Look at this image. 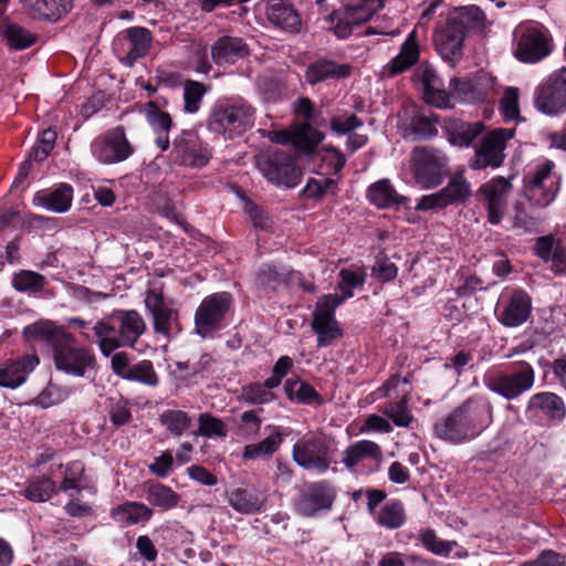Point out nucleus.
<instances>
[{
    "mask_svg": "<svg viewBox=\"0 0 566 566\" xmlns=\"http://www.w3.org/2000/svg\"><path fill=\"white\" fill-rule=\"evenodd\" d=\"M402 396L399 400L385 403L380 411L392 421L397 427L408 428L413 421L412 412L408 406V390L401 391Z\"/></svg>",
    "mask_w": 566,
    "mask_h": 566,
    "instance_id": "ea45409f",
    "label": "nucleus"
},
{
    "mask_svg": "<svg viewBox=\"0 0 566 566\" xmlns=\"http://www.w3.org/2000/svg\"><path fill=\"white\" fill-rule=\"evenodd\" d=\"M531 311L530 295L523 290H512L501 294L495 307V315L503 325L516 327L527 321Z\"/></svg>",
    "mask_w": 566,
    "mask_h": 566,
    "instance_id": "f3484780",
    "label": "nucleus"
},
{
    "mask_svg": "<svg viewBox=\"0 0 566 566\" xmlns=\"http://www.w3.org/2000/svg\"><path fill=\"white\" fill-rule=\"evenodd\" d=\"M323 139L324 135L307 123L298 125L293 130V145L303 153H310Z\"/></svg>",
    "mask_w": 566,
    "mask_h": 566,
    "instance_id": "09e8293b",
    "label": "nucleus"
},
{
    "mask_svg": "<svg viewBox=\"0 0 566 566\" xmlns=\"http://www.w3.org/2000/svg\"><path fill=\"white\" fill-rule=\"evenodd\" d=\"M449 140L457 146L468 147L483 133L484 126L481 122L453 120L448 127Z\"/></svg>",
    "mask_w": 566,
    "mask_h": 566,
    "instance_id": "58836bf2",
    "label": "nucleus"
},
{
    "mask_svg": "<svg viewBox=\"0 0 566 566\" xmlns=\"http://www.w3.org/2000/svg\"><path fill=\"white\" fill-rule=\"evenodd\" d=\"M35 355H24L0 366V387L15 389L25 382L30 373L39 365Z\"/></svg>",
    "mask_w": 566,
    "mask_h": 566,
    "instance_id": "393cba45",
    "label": "nucleus"
},
{
    "mask_svg": "<svg viewBox=\"0 0 566 566\" xmlns=\"http://www.w3.org/2000/svg\"><path fill=\"white\" fill-rule=\"evenodd\" d=\"M381 459L382 450L378 443L359 440L343 451L342 463L353 473L367 474L377 469Z\"/></svg>",
    "mask_w": 566,
    "mask_h": 566,
    "instance_id": "4468645a",
    "label": "nucleus"
},
{
    "mask_svg": "<svg viewBox=\"0 0 566 566\" xmlns=\"http://www.w3.org/2000/svg\"><path fill=\"white\" fill-rule=\"evenodd\" d=\"M146 118L153 132L170 130L172 126L170 115L160 111L154 103L147 105Z\"/></svg>",
    "mask_w": 566,
    "mask_h": 566,
    "instance_id": "338daca9",
    "label": "nucleus"
},
{
    "mask_svg": "<svg viewBox=\"0 0 566 566\" xmlns=\"http://www.w3.org/2000/svg\"><path fill=\"white\" fill-rule=\"evenodd\" d=\"M73 342H65L53 353L56 369L75 377H83L95 361L90 349L72 346Z\"/></svg>",
    "mask_w": 566,
    "mask_h": 566,
    "instance_id": "412c9836",
    "label": "nucleus"
},
{
    "mask_svg": "<svg viewBox=\"0 0 566 566\" xmlns=\"http://www.w3.org/2000/svg\"><path fill=\"white\" fill-rule=\"evenodd\" d=\"M93 329L103 355L109 356L115 349L122 347L118 326L116 327L108 319L97 322Z\"/></svg>",
    "mask_w": 566,
    "mask_h": 566,
    "instance_id": "a19ab883",
    "label": "nucleus"
},
{
    "mask_svg": "<svg viewBox=\"0 0 566 566\" xmlns=\"http://www.w3.org/2000/svg\"><path fill=\"white\" fill-rule=\"evenodd\" d=\"M457 23H460L462 29L474 31H483L486 25V18L483 11L475 6L463 7L451 14Z\"/></svg>",
    "mask_w": 566,
    "mask_h": 566,
    "instance_id": "49530a36",
    "label": "nucleus"
},
{
    "mask_svg": "<svg viewBox=\"0 0 566 566\" xmlns=\"http://www.w3.org/2000/svg\"><path fill=\"white\" fill-rule=\"evenodd\" d=\"M73 189L67 184H60L53 189L38 191L32 202L35 207L43 208L56 213L66 212L72 205Z\"/></svg>",
    "mask_w": 566,
    "mask_h": 566,
    "instance_id": "bb28decb",
    "label": "nucleus"
},
{
    "mask_svg": "<svg viewBox=\"0 0 566 566\" xmlns=\"http://www.w3.org/2000/svg\"><path fill=\"white\" fill-rule=\"evenodd\" d=\"M369 24L364 29L363 32H358L357 34L364 35H388V36H397L400 34L398 28L395 27V17H389L387 14L377 15V12L367 20Z\"/></svg>",
    "mask_w": 566,
    "mask_h": 566,
    "instance_id": "864d4df0",
    "label": "nucleus"
},
{
    "mask_svg": "<svg viewBox=\"0 0 566 566\" xmlns=\"http://www.w3.org/2000/svg\"><path fill=\"white\" fill-rule=\"evenodd\" d=\"M534 104L549 116L566 112V66L553 71L536 86Z\"/></svg>",
    "mask_w": 566,
    "mask_h": 566,
    "instance_id": "423d86ee",
    "label": "nucleus"
},
{
    "mask_svg": "<svg viewBox=\"0 0 566 566\" xmlns=\"http://www.w3.org/2000/svg\"><path fill=\"white\" fill-rule=\"evenodd\" d=\"M256 167L270 182L276 186L293 188L301 180V171L294 159L284 151L268 150L259 154Z\"/></svg>",
    "mask_w": 566,
    "mask_h": 566,
    "instance_id": "0eeeda50",
    "label": "nucleus"
},
{
    "mask_svg": "<svg viewBox=\"0 0 566 566\" xmlns=\"http://www.w3.org/2000/svg\"><path fill=\"white\" fill-rule=\"evenodd\" d=\"M282 441V433L279 431V429L273 428V431L262 441L245 446L243 458L256 460L270 457L279 449Z\"/></svg>",
    "mask_w": 566,
    "mask_h": 566,
    "instance_id": "c03bdc74",
    "label": "nucleus"
},
{
    "mask_svg": "<svg viewBox=\"0 0 566 566\" xmlns=\"http://www.w3.org/2000/svg\"><path fill=\"white\" fill-rule=\"evenodd\" d=\"M472 82L474 95H467V98H475L476 103L489 98L493 94L494 78L491 75L486 73H480L474 78H472Z\"/></svg>",
    "mask_w": 566,
    "mask_h": 566,
    "instance_id": "774afa93",
    "label": "nucleus"
},
{
    "mask_svg": "<svg viewBox=\"0 0 566 566\" xmlns=\"http://www.w3.org/2000/svg\"><path fill=\"white\" fill-rule=\"evenodd\" d=\"M438 118L429 111L413 112L405 125L403 136L411 139H423L437 135Z\"/></svg>",
    "mask_w": 566,
    "mask_h": 566,
    "instance_id": "72a5a7b5",
    "label": "nucleus"
},
{
    "mask_svg": "<svg viewBox=\"0 0 566 566\" xmlns=\"http://www.w3.org/2000/svg\"><path fill=\"white\" fill-rule=\"evenodd\" d=\"M384 6L385 0H356L343 13L336 15V24L333 27L335 35L347 39Z\"/></svg>",
    "mask_w": 566,
    "mask_h": 566,
    "instance_id": "2eb2a0df",
    "label": "nucleus"
},
{
    "mask_svg": "<svg viewBox=\"0 0 566 566\" xmlns=\"http://www.w3.org/2000/svg\"><path fill=\"white\" fill-rule=\"evenodd\" d=\"M513 128H496L488 133L475 149V158L471 164L473 169H483L488 166L500 167L505 158L506 143L514 137Z\"/></svg>",
    "mask_w": 566,
    "mask_h": 566,
    "instance_id": "ddd939ff",
    "label": "nucleus"
},
{
    "mask_svg": "<svg viewBox=\"0 0 566 566\" xmlns=\"http://www.w3.org/2000/svg\"><path fill=\"white\" fill-rule=\"evenodd\" d=\"M153 513V510L142 502L127 501L114 507L111 516L118 524L130 526L148 522Z\"/></svg>",
    "mask_w": 566,
    "mask_h": 566,
    "instance_id": "f704fd0d",
    "label": "nucleus"
},
{
    "mask_svg": "<svg viewBox=\"0 0 566 566\" xmlns=\"http://www.w3.org/2000/svg\"><path fill=\"white\" fill-rule=\"evenodd\" d=\"M248 46L240 38L222 36L211 46V56L216 64H233L248 54Z\"/></svg>",
    "mask_w": 566,
    "mask_h": 566,
    "instance_id": "2f4dec72",
    "label": "nucleus"
},
{
    "mask_svg": "<svg viewBox=\"0 0 566 566\" xmlns=\"http://www.w3.org/2000/svg\"><path fill=\"white\" fill-rule=\"evenodd\" d=\"M151 44V34L145 28H128L119 32L113 40V50L119 61L126 66L144 57Z\"/></svg>",
    "mask_w": 566,
    "mask_h": 566,
    "instance_id": "9b49d317",
    "label": "nucleus"
},
{
    "mask_svg": "<svg viewBox=\"0 0 566 566\" xmlns=\"http://www.w3.org/2000/svg\"><path fill=\"white\" fill-rule=\"evenodd\" d=\"M127 380L138 381L148 386H156L158 384L157 374L155 373L153 363L149 360H142L133 365Z\"/></svg>",
    "mask_w": 566,
    "mask_h": 566,
    "instance_id": "bf43d9fd",
    "label": "nucleus"
},
{
    "mask_svg": "<svg viewBox=\"0 0 566 566\" xmlns=\"http://www.w3.org/2000/svg\"><path fill=\"white\" fill-rule=\"evenodd\" d=\"M365 282V274L363 272L350 271V270H342L340 271V281L338 283V287L343 294V296H338L343 298V302L353 296V290L355 287L361 286Z\"/></svg>",
    "mask_w": 566,
    "mask_h": 566,
    "instance_id": "0e129e2a",
    "label": "nucleus"
},
{
    "mask_svg": "<svg viewBox=\"0 0 566 566\" xmlns=\"http://www.w3.org/2000/svg\"><path fill=\"white\" fill-rule=\"evenodd\" d=\"M91 151L102 164H116L127 159L134 151L123 127H116L94 139Z\"/></svg>",
    "mask_w": 566,
    "mask_h": 566,
    "instance_id": "dca6fc26",
    "label": "nucleus"
},
{
    "mask_svg": "<svg viewBox=\"0 0 566 566\" xmlns=\"http://www.w3.org/2000/svg\"><path fill=\"white\" fill-rule=\"evenodd\" d=\"M446 165L447 157L437 149L418 147L412 151L411 171L422 189H432L442 184Z\"/></svg>",
    "mask_w": 566,
    "mask_h": 566,
    "instance_id": "6e6552de",
    "label": "nucleus"
},
{
    "mask_svg": "<svg viewBox=\"0 0 566 566\" xmlns=\"http://www.w3.org/2000/svg\"><path fill=\"white\" fill-rule=\"evenodd\" d=\"M172 155L180 165L201 168L209 163L211 149L200 139L197 133L185 130L175 138Z\"/></svg>",
    "mask_w": 566,
    "mask_h": 566,
    "instance_id": "a211bd4d",
    "label": "nucleus"
},
{
    "mask_svg": "<svg viewBox=\"0 0 566 566\" xmlns=\"http://www.w3.org/2000/svg\"><path fill=\"white\" fill-rule=\"evenodd\" d=\"M343 303L336 294H328L319 298L313 312L312 328L317 335L319 347L331 346L343 336L342 329L335 318V308Z\"/></svg>",
    "mask_w": 566,
    "mask_h": 566,
    "instance_id": "9d476101",
    "label": "nucleus"
},
{
    "mask_svg": "<svg viewBox=\"0 0 566 566\" xmlns=\"http://www.w3.org/2000/svg\"><path fill=\"white\" fill-rule=\"evenodd\" d=\"M405 521V510L400 502H387L379 512L378 523L386 528H398L403 525Z\"/></svg>",
    "mask_w": 566,
    "mask_h": 566,
    "instance_id": "5fc2aeb1",
    "label": "nucleus"
},
{
    "mask_svg": "<svg viewBox=\"0 0 566 566\" xmlns=\"http://www.w3.org/2000/svg\"><path fill=\"white\" fill-rule=\"evenodd\" d=\"M23 9L32 17L57 21L72 9V0H21Z\"/></svg>",
    "mask_w": 566,
    "mask_h": 566,
    "instance_id": "c756f323",
    "label": "nucleus"
},
{
    "mask_svg": "<svg viewBox=\"0 0 566 566\" xmlns=\"http://www.w3.org/2000/svg\"><path fill=\"white\" fill-rule=\"evenodd\" d=\"M56 492L55 482L48 476H36L23 491L25 497L32 502H45Z\"/></svg>",
    "mask_w": 566,
    "mask_h": 566,
    "instance_id": "8fccbe9b",
    "label": "nucleus"
},
{
    "mask_svg": "<svg viewBox=\"0 0 566 566\" xmlns=\"http://www.w3.org/2000/svg\"><path fill=\"white\" fill-rule=\"evenodd\" d=\"M200 433L205 437H226L227 426L222 420L209 413H201L198 418Z\"/></svg>",
    "mask_w": 566,
    "mask_h": 566,
    "instance_id": "69168bd1",
    "label": "nucleus"
},
{
    "mask_svg": "<svg viewBox=\"0 0 566 566\" xmlns=\"http://www.w3.org/2000/svg\"><path fill=\"white\" fill-rule=\"evenodd\" d=\"M146 500L149 504L164 511L176 507L179 503V495L169 486L153 484L146 490Z\"/></svg>",
    "mask_w": 566,
    "mask_h": 566,
    "instance_id": "a18cd8bd",
    "label": "nucleus"
},
{
    "mask_svg": "<svg viewBox=\"0 0 566 566\" xmlns=\"http://www.w3.org/2000/svg\"><path fill=\"white\" fill-rule=\"evenodd\" d=\"M62 469V465L60 467ZM84 475V465L74 461L63 467V480L60 484L61 491L73 497L82 489V479Z\"/></svg>",
    "mask_w": 566,
    "mask_h": 566,
    "instance_id": "de8ad7c7",
    "label": "nucleus"
},
{
    "mask_svg": "<svg viewBox=\"0 0 566 566\" xmlns=\"http://www.w3.org/2000/svg\"><path fill=\"white\" fill-rule=\"evenodd\" d=\"M56 140V133L52 129H44L36 144L30 153V159L34 161H43L52 151Z\"/></svg>",
    "mask_w": 566,
    "mask_h": 566,
    "instance_id": "052dcab7",
    "label": "nucleus"
},
{
    "mask_svg": "<svg viewBox=\"0 0 566 566\" xmlns=\"http://www.w3.org/2000/svg\"><path fill=\"white\" fill-rule=\"evenodd\" d=\"M22 333L27 342L44 343L52 347L53 353L65 342H74L69 333L49 319H40L29 324Z\"/></svg>",
    "mask_w": 566,
    "mask_h": 566,
    "instance_id": "b1692460",
    "label": "nucleus"
},
{
    "mask_svg": "<svg viewBox=\"0 0 566 566\" xmlns=\"http://www.w3.org/2000/svg\"><path fill=\"white\" fill-rule=\"evenodd\" d=\"M117 323L122 346L133 347L146 329L144 319L136 311L122 312L117 316Z\"/></svg>",
    "mask_w": 566,
    "mask_h": 566,
    "instance_id": "e433bc0d",
    "label": "nucleus"
},
{
    "mask_svg": "<svg viewBox=\"0 0 566 566\" xmlns=\"http://www.w3.org/2000/svg\"><path fill=\"white\" fill-rule=\"evenodd\" d=\"M328 193H336V181L331 178H312L304 188V195L307 198L319 199Z\"/></svg>",
    "mask_w": 566,
    "mask_h": 566,
    "instance_id": "680f3d73",
    "label": "nucleus"
},
{
    "mask_svg": "<svg viewBox=\"0 0 566 566\" xmlns=\"http://www.w3.org/2000/svg\"><path fill=\"white\" fill-rule=\"evenodd\" d=\"M284 391L290 400H296L302 403L319 400V395L316 390L298 378H289L284 384Z\"/></svg>",
    "mask_w": 566,
    "mask_h": 566,
    "instance_id": "3c124183",
    "label": "nucleus"
},
{
    "mask_svg": "<svg viewBox=\"0 0 566 566\" xmlns=\"http://www.w3.org/2000/svg\"><path fill=\"white\" fill-rule=\"evenodd\" d=\"M420 56L417 30H412L400 46L399 53L385 66L388 75L395 76L409 70Z\"/></svg>",
    "mask_w": 566,
    "mask_h": 566,
    "instance_id": "c85d7f7f",
    "label": "nucleus"
},
{
    "mask_svg": "<svg viewBox=\"0 0 566 566\" xmlns=\"http://www.w3.org/2000/svg\"><path fill=\"white\" fill-rule=\"evenodd\" d=\"M483 381L488 389L511 400L533 387L535 373L528 364L522 363L511 373L490 371Z\"/></svg>",
    "mask_w": 566,
    "mask_h": 566,
    "instance_id": "1a4fd4ad",
    "label": "nucleus"
},
{
    "mask_svg": "<svg viewBox=\"0 0 566 566\" xmlns=\"http://www.w3.org/2000/svg\"><path fill=\"white\" fill-rule=\"evenodd\" d=\"M206 87L196 81H187L184 85V111L195 114L199 111Z\"/></svg>",
    "mask_w": 566,
    "mask_h": 566,
    "instance_id": "4d7b16f0",
    "label": "nucleus"
},
{
    "mask_svg": "<svg viewBox=\"0 0 566 566\" xmlns=\"http://www.w3.org/2000/svg\"><path fill=\"white\" fill-rule=\"evenodd\" d=\"M160 424L174 437L185 434L192 426V417L184 410L167 409L159 416Z\"/></svg>",
    "mask_w": 566,
    "mask_h": 566,
    "instance_id": "37998d69",
    "label": "nucleus"
},
{
    "mask_svg": "<svg viewBox=\"0 0 566 566\" xmlns=\"http://www.w3.org/2000/svg\"><path fill=\"white\" fill-rule=\"evenodd\" d=\"M527 412L534 417L560 421L566 415V409L560 397L554 392L544 391L531 397L527 403Z\"/></svg>",
    "mask_w": 566,
    "mask_h": 566,
    "instance_id": "a878e982",
    "label": "nucleus"
},
{
    "mask_svg": "<svg viewBox=\"0 0 566 566\" xmlns=\"http://www.w3.org/2000/svg\"><path fill=\"white\" fill-rule=\"evenodd\" d=\"M254 111L245 102L216 106L209 118L208 128L217 134L232 137L252 126Z\"/></svg>",
    "mask_w": 566,
    "mask_h": 566,
    "instance_id": "39448f33",
    "label": "nucleus"
},
{
    "mask_svg": "<svg viewBox=\"0 0 566 566\" xmlns=\"http://www.w3.org/2000/svg\"><path fill=\"white\" fill-rule=\"evenodd\" d=\"M492 406L483 397H473L434 424L438 438L462 443L480 436L492 423Z\"/></svg>",
    "mask_w": 566,
    "mask_h": 566,
    "instance_id": "f257e3e1",
    "label": "nucleus"
},
{
    "mask_svg": "<svg viewBox=\"0 0 566 566\" xmlns=\"http://www.w3.org/2000/svg\"><path fill=\"white\" fill-rule=\"evenodd\" d=\"M500 112L504 120H515L520 118L518 92L514 87H507L500 102Z\"/></svg>",
    "mask_w": 566,
    "mask_h": 566,
    "instance_id": "e2e57ef3",
    "label": "nucleus"
},
{
    "mask_svg": "<svg viewBox=\"0 0 566 566\" xmlns=\"http://www.w3.org/2000/svg\"><path fill=\"white\" fill-rule=\"evenodd\" d=\"M266 15L273 25L289 32L297 31L301 25L298 13L287 0H268Z\"/></svg>",
    "mask_w": 566,
    "mask_h": 566,
    "instance_id": "7c9ffc66",
    "label": "nucleus"
},
{
    "mask_svg": "<svg viewBox=\"0 0 566 566\" xmlns=\"http://www.w3.org/2000/svg\"><path fill=\"white\" fill-rule=\"evenodd\" d=\"M145 305L151 313L156 333L170 337L179 331L177 312L165 303L161 292L149 290L145 296Z\"/></svg>",
    "mask_w": 566,
    "mask_h": 566,
    "instance_id": "5701e85b",
    "label": "nucleus"
},
{
    "mask_svg": "<svg viewBox=\"0 0 566 566\" xmlns=\"http://www.w3.org/2000/svg\"><path fill=\"white\" fill-rule=\"evenodd\" d=\"M229 505L240 514H254L262 511L264 499L256 492L237 488L226 493Z\"/></svg>",
    "mask_w": 566,
    "mask_h": 566,
    "instance_id": "c9c22d12",
    "label": "nucleus"
},
{
    "mask_svg": "<svg viewBox=\"0 0 566 566\" xmlns=\"http://www.w3.org/2000/svg\"><path fill=\"white\" fill-rule=\"evenodd\" d=\"M335 489L327 481L311 483L296 499L295 510L305 517H312L332 507L335 500Z\"/></svg>",
    "mask_w": 566,
    "mask_h": 566,
    "instance_id": "6ab92c4d",
    "label": "nucleus"
},
{
    "mask_svg": "<svg viewBox=\"0 0 566 566\" xmlns=\"http://www.w3.org/2000/svg\"><path fill=\"white\" fill-rule=\"evenodd\" d=\"M511 189V181L504 177L492 178L480 187L479 195L490 223L495 226L502 221Z\"/></svg>",
    "mask_w": 566,
    "mask_h": 566,
    "instance_id": "aec40b11",
    "label": "nucleus"
},
{
    "mask_svg": "<svg viewBox=\"0 0 566 566\" xmlns=\"http://www.w3.org/2000/svg\"><path fill=\"white\" fill-rule=\"evenodd\" d=\"M336 450L337 443L333 437L317 433L296 441L292 455L304 470L324 474L329 470Z\"/></svg>",
    "mask_w": 566,
    "mask_h": 566,
    "instance_id": "7ed1b4c3",
    "label": "nucleus"
},
{
    "mask_svg": "<svg viewBox=\"0 0 566 566\" xmlns=\"http://www.w3.org/2000/svg\"><path fill=\"white\" fill-rule=\"evenodd\" d=\"M45 284V277L38 272L21 270L12 277V286L18 292L36 293L40 292Z\"/></svg>",
    "mask_w": 566,
    "mask_h": 566,
    "instance_id": "603ef678",
    "label": "nucleus"
},
{
    "mask_svg": "<svg viewBox=\"0 0 566 566\" xmlns=\"http://www.w3.org/2000/svg\"><path fill=\"white\" fill-rule=\"evenodd\" d=\"M440 192L447 206L464 202L472 195L471 185L462 172L454 174Z\"/></svg>",
    "mask_w": 566,
    "mask_h": 566,
    "instance_id": "79ce46f5",
    "label": "nucleus"
},
{
    "mask_svg": "<svg viewBox=\"0 0 566 566\" xmlns=\"http://www.w3.org/2000/svg\"><path fill=\"white\" fill-rule=\"evenodd\" d=\"M367 198L380 209L394 205H405L408 201L406 197L396 191L389 179H381L371 184L367 189Z\"/></svg>",
    "mask_w": 566,
    "mask_h": 566,
    "instance_id": "4c0bfd02",
    "label": "nucleus"
},
{
    "mask_svg": "<svg viewBox=\"0 0 566 566\" xmlns=\"http://www.w3.org/2000/svg\"><path fill=\"white\" fill-rule=\"evenodd\" d=\"M231 305V295L227 292L211 294L202 300L196 311V331L202 337L219 329Z\"/></svg>",
    "mask_w": 566,
    "mask_h": 566,
    "instance_id": "f8f14e48",
    "label": "nucleus"
},
{
    "mask_svg": "<svg viewBox=\"0 0 566 566\" xmlns=\"http://www.w3.org/2000/svg\"><path fill=\"white\" fill-rule=\"evenodd\" d=\"M419 80L427 103L440 108L449 107V94L444 90L441 78L431 65L422 64L420 66Z\"/></svg>",
    "mask_w": 566,
    "mask_h": 566,
    "instance_id": "cd10ccee",
    "label": "nucleus"
},
{
    "mask_svg": "<svg viewBox=\"0 0 566 566\" xmlns=\"http://www.w3.org/2000/svg\"><path fill=\"white\" fill-rule=\"evenodd\" d=\"M419 541L427 551L444 557L449 556L452 548L458 545L454 541L440 539L430 528L420 531Z\"/></svg>",
    "mask_w": 566,
    "mask_h": 566,
    "instance_id": "6e6d98bb",
    "label": "nucleus"
},
{
    "mask_svg": "<svg viewBox=\"0 0 566 566\" xmlns=\"http://www.w3.org/2000/svg\"><path fill=\"white\" fill-rule=\"evenodd\" d=\"M560 177L555 171V163L544 159L528 175L525 192L532 207L544 209L556 198Z\"/></svg>",
    "mask_w": 566,
    "mask_h": 566,
    "instance_id": "20e7f679",
    "label": "nucleus"
},
{
    "mask_svg": "<svg viewBox=\"0 0 566 566\" xmlns=\"http://www.w3.org/2000/svg\"><path fill=\"white\" fill-rule=\"evenodd\" d=\"M264 384L254 382L242 388L241 397L250 405H264L274 400L275 396Z\"/></svg>",
    "mask_w": 566,
    "mask_h": 566,
    "instance_id": "13d9d810",
    "label": "nucleus"
},
{
    "mask_svg": "<svg viewBox=\"0 0 566 566\" xmlns=\"http://www.w3.org/2000/svg\"><path fill=\"white\" fill-rule=\"evenodd\" d=\"M553 51L549 31L538 23H521L513 32L512 52L515 59L525 64H536Z\"/></svg>",
    "mask_w": 566,
    "mask_h": 566,
    "instance_id": "f03ea898",
    "label": "nucleus"
},
{
    "mask_svg": "<svg viewBox=\"0 0 566 566\" xmlns=\"http://www.w3.org/2000/svg\"><path fill=\"white\" fill-rule=\"evenodd\" d=\"M465 33L451 15L437 29L434 44L443 60L454 62L460 57Z\"/></svg>",
    "mask_w": 566,
    "mask_h": 566,
    "instance_id": "4be33fe9",
    "label": "nucleus"
},
{
    "mask_svg": "<svg viewBox=\"0 0 566 566\" xmlns=\"http://www.w3.org/2000/svg\"><path fill=\"white\" fill-rule=\"evenodd\" d=\"M352 67L347 63H336L329 60H319L306 69L305 80L308 84L315 85L317 83L328 80H339L349 76Z\"/></svg>",
    "mask_w": 566,
    "mask_h": 566,
    "instance_id": "473e14b6",
    "label": "nucleus"
}]
</instances>
